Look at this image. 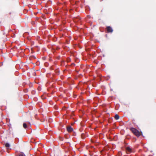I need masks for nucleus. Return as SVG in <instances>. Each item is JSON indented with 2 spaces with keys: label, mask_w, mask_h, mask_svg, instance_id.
Returning <instances> with one entry per match:
<instances>
[{
  "label": "nucleus",
  "mask_w": 156,
  "mask_h": 156,
  "mask_svg": "<svg viewBox=\"0 0 156 156\" xmlns=\"http://www.w3.org/2000/svg\"><path fill=\"white\" fill-rule=\"evenodd\" d=\"M5 146L7 148H9L10 147V144L8 143H6L5 144Z\"/></svg>",
  "instance_id": "nucleus-7"
},
{
  "label": "nucleus",
  "mask_w": 156,
  "mask_h": 156,
  "mask_svg": "<svg viewBox=\"0 0 156 156\" xmlns=\"http://www.w3.org/2000/svg\"><path fill=\"white\" fill-rule=\"evenodd\" d=\"M130 129L132 133L136 136L139 137L140 136V132L136 129L133 128H131Z\"/></svg>",
  "instance_id": "nucleus-1"
},
{
  "label": "nucleus",
  "mask_w": 156,
  "mask_h": 156,
  "mask_svg": "<svg viewBox=\"0 0 156 156\" xmlns=\"http://www.w3.org/2000/svg\"><path fill=\"white\" fill-rule=\"evenodd\" d=\"M67 129L69 132H71L73 130V128L71 126H69L67 127Z\"/></svg>",
  "instance_id": "nucleus-3"
},
{
  "label": "nucleus",
  "mask_w": 156,
  "mask_h": 156,
  "mask_svg": "<svg viewBox=\"0 0 156 156\" xmlns=\"http://www.w3.org/2000/svg\"><path fill=\"white\" fill-rule=\"evenodd\" d=\"M126 150L127 152H132V149L129 147H126Z\"/></svg>",
  "instance_id": "nucleus-4"
},
{
  "label": "nucleus",
  "mask_w": 156,
  "mask_h": 156,
  "mask_svg": "<svg viewBox=\"0 0 156 156\" xmlns=\"http://www.w3.org/2000/svg\"><path fill=\"white\" fill-rule=\"evenodd\" d=\"M23 126L24 128L26 129L27 127V126L26 123H23Z\"/></svg>",
  "instance_id": "nucleus-8"
},
{
  "label": "nucleus",
  "mask_w": 156,
  "mask_h": 156,
  "mask_svg": "<svg viewBox=\"0 0 156 156\" xmlns=\"http://www.w3.org/2000/svg\"><path fill=\"white\" fill-rule=\"evenodd\" d=\"M106 29L108 33H112L113 31L112 27L110 26L107 27Z\"/></svg>",
  "instance_id": "nucleus-2"
},
{
  "label": "nucleus",
  "mask_w": 156,
  "mask_h": 156,
  "mask_svg": "<svg viewBox=\"0 0 156 156\" xmlns=\"http://www.w3.org/2000/svg\"><path fill=\"white\" fill-rule=\"evenodd\" d=\"M18 156H26L25 154L23 152L20 153L19 154Z\"/></svg>",
  "instance_id": "nucleus-6"
},
{
  "label": "nucleus",
  "mask_w": 156,
  "mask_h": 156,
  "mask_svg": "<svg viewBox=\"0 0 156 156\" xmlns=\"http://www.w3.org/2000/svg\"><path fill=\"white\" fill-rule=\"evenodd\" d=\"M118 154L119 156H121L122 155V154L121 152H119Z\"/></svg>",
  "instance_id": "nucleus-10"
},
{
  "label": "nucleus",
  "mask_w": 156,
  "mask_h": 156,
  "mask_svg": "<svg viewBox=\"0 0 156 156\" xmlns=\"http://www.w3.org/2000/svg\"><path fill=\"white\" fill-rule=\"evenodd\" d=\"M81 138L83 139H84L85 138V135L83 133H82L81 135Z\"/></svg>",
  "instance_id": "nucleus-9"
},
{
  "label": "nucleus",
  "mask_w": 156,
  "mask_h": 156,
  "mask_svg": "<svg viewBox=\"0 0 156 156\" xmlns=\"http://www.w3.org/2000/svg\"><path fill=\"white\" fill-rule=\"evenodd\" d=\"M115 118L116 120H118L119 119V116L117 114H116L115 115Z\"/></svg>",
  "instance_id": "nucleus-5"
}]
</instances>
